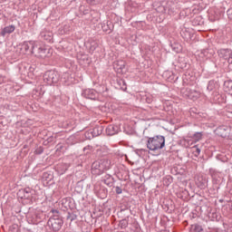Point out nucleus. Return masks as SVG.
I'll return each mask as SVG.
<instances>
[{"instance_id": "obj_1", "label": "nucleus", "mask_w": 232, "mask_h": 232, "mask_svg": "<svg viewBox=\"0 0 232 232\" xmlns=\"http://www.w3.org/2000/svg\"><path fill=\"white\" fill-rule=\"evenodd\" d=\"M166 144V140L163 136H156L154 138H150L148 140V148L151 151H155L157 150H162L164 145Z\"/></svg>"}, {"instance_id": "obj_2", "label": "nucleus", "mask_w": 232, "mask_h": 232, "mask_svg": "<svg viewBox=\"0 0 232 232\" xmlns=\"http://www.w3.org/2000/svg\"><path fill=\"white\" fill-rule=\"evenodd\" d=\"M108 168V160H101L92 163V170L94 175H101Z\"/></svg>"}, {"instance_id": "obj_3", "label": "nucleus", "mask_w": 232, "mask_h": 232, "mask_svg": "<svg viewBox=\"0 0 232 232\" xmlns=\"http://www.w3.org/2000/svg\"><path fill=\"white\" fill-rule=\"evenodd\" d=\"M33 53H35L36 57H49L50 49L45 48L40 43H37L33 45Z\"/></svg>"}, {"instance_id": "obj_4", "label": "nucleus", "mask_w": 232, "mask_h": 232, "mask_svg": "<svg viewBox=\"0 0 232 232\" xmlns=\"http://www.w3.org/2000/svg\"><path fill=\"white\" fill-rule=\"evenodd\" d=\"M44 81H46L48 84H53L57 82V73L53 71H48L44 76Z\"/></svg>"}, {"instance_id": "obj_5", "label": "nucleus", "mask_w": 232, "mask_h": 232, "mask_svg": "<svg viewBox=\"0 0 232 232\" xmlns=\"http://www.w3.org/2000/svg\"><path fill=\"white\" fill-rule=\"evenodd\" d=\"M48 225L50 226V227H52L53 231H59V229H61V227L63 226V220H61L60 218H51L48 221Z\"/></svg>"}, {"instance_id": "obj_6", "label": "nucleus", "mask_w": 232, "mask_h": 232, "mask_svg": "<svg viewBox=\"0 0 232 232\" xmlns=\"http://www.w3.org/2000/svg\"><path fill=\"white\" fill-rule=\"evenodd\" d=\"M114 70H116L117 73H126V63L124 61L120 60L114 63L113 64Z\"/></svg>"}, {"instance_id": "obj_7", "label": "nucleus", "mask_w": 232, "mask_h": 232, "mask_svg": "<svg viewBox=\"0 0 232 232\" xmlns=\"http://www.w3.org/2000/svg\"><path fill=\"white\" fill-rule=\"evenodd\" d=\"M36 42H25L20 45V50L22 53H27L30 48H32V52L34 53V46H35Z\"/></svg>"}, {"instance_id": "obj_8", "label": "nucleus", "mask_w": 232, "mask_h": 232, "mask_svg": "<svg viewBox=\"0 0 232 232\" xmlns=\"http://www.w3.org/2000/svg\"><path fill=\"white\" fill-rule=\"evenodd\" d=\"M219 57H223V59H229L231 57V52L227 49H221L218 51Z\"/></svg>"}, {"instance_id": "obj_9", "label": "nucleus", "mask_w": 232, "mask_h": 232, "mask_svg": "<svg viewBox=\"0 0 232 232\" xmlns=\"http://www.w3.org/2000/svg\"><path fill=\"white\" fill-rule=\"evenodd\" d=\"M14 31H15V26L9 25L3 29V31L1 32V35L5 36V35H6V34H12Z\"/></svg>"}, {"instance_id": "obj_10", "label": "nucleus", "mask_w": 232, "mask_h": 232, "mask_svg": "<svg viewBox=\"0 0 232 232\" xmlns=\"http://www.w3.org/2000/svg\"><path fill=\"white\" fill-rule=\"evenodd\" d=\"M224 89L226 92H227L230 95H232V82H225L224 83Z\"/></svg>"}, {"instance_id": "obj_11", "label": "nucleus", "mask_w": 232, "mask_h": 232, "mask_svg": "<svg viewBox=\"0 0 232 232\" xmlns=\"http://www.w3.org/2000/svg\"><path fill=\"white\" fill-rule=\"evenodd\" d=\"M106 133H107V135H115V133H117V127H115L113 125H110L106 129Z\"/></svg>"}, {"instance_id": "obj_12", "label": "nucleus", "mask_w": 232, "mask_h": 232, "mask_svg": "<svg viewBox=\"0 0 232 232\" xmlns=\"http://www.w3.org/2000/svg\"><path fill=\"white\" fill-rule=\"evenodd\" d=\"M94 93H95V91L93 90L85 91V95H88L89 99H93Z\"/></svg>"}, {"instance_id": "obj_13", "label": "nucleus", "mask_w": 232, "mask_h": 232, "mask_svg": "<svg viewBox=\"0 0 232 232\" xmlns=\"http://www.w3.org/2000/svg\"><path fill=\"white\" fill-rule=\"evenodd\" d=\"M222 131H226V128L221 127V128L218 129V133L219 135H221L222 137H227V133H223Z\"/></svg>"}, {"instance_id": "obj_14", "label": "nucleus", "mask_w": 232, "mask_h": 232, "mask_svg": "<svg viewBox=\"0 0 232 232\" xmlns=\"http://www.w3.org/2000/svg\"><path fill=\"white\" fill-rule=\"evenodd\" d=\"M189 97H190V99H197V98L200 97V93L194 92L189 94Z\"/></svg>"}, {"instance_id": "obj_15", "label": "nucleus", "mask_w": 232, "mask_h": 232, "mask_svg": "<svg viewBox=\"0 0 232 232\" xmlns=\"http://www.w3.org/2000/svg\"><path fill=\"white\" fill-rule=\"evenodd\" d=\"M192 229L195 231V232H200L202 231V227L198 226V225H194L192 226Z\"/></svg>"}, {"instance_id": "obj_16", "label": "nucleus", "mask_w": 232, "mask_h": 232, "mask_svg": "<svg viewBox=\"0 0 232 232\" xmlns=\"http://www.w3.org/2000/svg\"><path fill=\"white\" fill-rule=\"evenodd\" d=\"M195 140H200L202 139V134L200 132H197L194 134Z\"/></svg>"}, {"instance_id": "obj_17", "label": "nucleus", "mask_w": 232, "mask_h": 232, "mask_svg": "<svg viewBox=\"0 0 232 232\" xmlns=\"http://www.w3.org/2000/svg\"><path fill=\"white\" fill-rule=\"evenodd\" d=\"M157 12L162 13V12H166V7L164 6H158L156 7Z\"/></svg>"}, {"instance_id": "obj_18", "label": "nucleus", "mask_w": 232, "mask_h": 232, "mask_svg": "<svg viewBox=\"0 0 232 232\" xmlns=\"http://www.w3.org/2000/svg\"><path fill=\"white\" fill-rule=\"evenodd\" d=\"M227 15H228V19H230V21H232V9H228L227 12Z\"/></svg>"}, {"instance_id": "obj_19", "label": "nucleus", "mask_w": 232, "mask_h": 232, "mask_svg": "<svg viewBox=\"0 0 232 232\" xmlns=\"http://www.w3.org/2000/svg\"><path fill=\"white\" fill-rule=\"evenodd\" d=\"M121 224L122 226H126L127 222H126V220H121Z\"/></svg>"}, {"instance_id": "obj_20", "label": "nucleus", "mask_w": 232, "mask_h": 232, "mask_svg": "<svg viewBox=\"0 0 232 232\" xmlns=\"http://www.w3.org/2000/svg\"><path fill=\"white\" fill-rule=\"evenodd\" d=\"M194 150H196V151H197L198 154L200 153V150H199L198 148L195 147Z\"/></svg>"}, {"instance_id": "obj_21", "label": "nucleus", "mask_w": 232, "mask_h": 232, "mask_svg": "<svg viewBox=\"0 0 232 232\" xmlns=\"http://www.w3.org/2000/svg\"><path fill=\"white\" fill-rule=\"evenodd\" d=\"M116 192L120 195V193H122V191L121 190V188H117Z\"/></svg>"}, {"instance_id": "obj_22", "label": "nucleus", "mask_w": 232, "mask_h": 232, "mask_svg": "<svg viewBox=\"0 0 232 232\" xmlns=\"http://www.w3.org/2000/svg\"><path fill=\"white\" fill-rule=\"evenodd\" d=\"M3 82V78L0 76V84Z\"/></svg>"}, {"instance_id": "obj_23", "label": "nucleus", "mask_w": 232, "mask_h": 232, "mask_svg": "<svg viewBox=\"0 0 232 232\" xmlns=\"http://www.w3.org/2000/svg\"><path fill=\"white\" fill-rule=\"evenodd\" d=\"M231 16H232V14H231Z\"/></svg>"}]
</instances>
